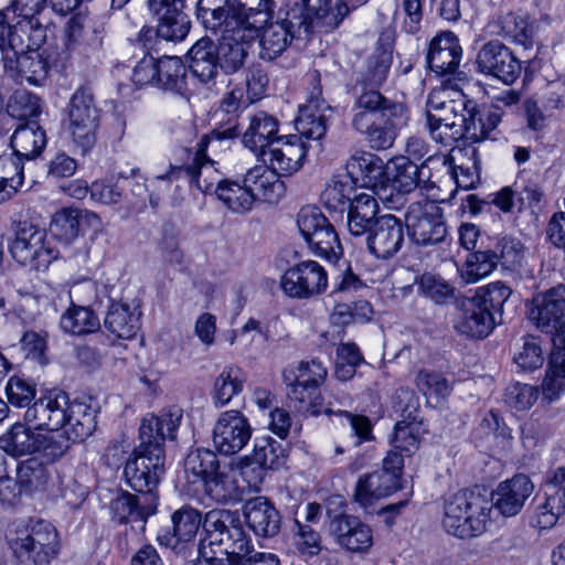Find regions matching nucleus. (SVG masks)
Returning a JSON list of instances; mask_svg holds the SVG:
<instances>
[{
	"instance_id": "obj_1",
	"label": "nucleus",
	"mask_w": 565,
	"mask_h": 565,
	"mask_svg": "<svg viewBox=\"0 0 565 565\" xmlns=\"http://www.w3.org/2000/svg\"><path fill=\"white\" fill-rule=\"evenodd\" d=\"M408 119L406 107L377 89H361L351 107V127L373 150L390 149Z\"/></svg>"
},
{
	"instance_id": "obj_2",
	"label": "nucleus",
	"mask_w": 565,
	"mask_h": 565,
	"mask_svg": "<svg viewBox=\"0 0 565 565\" xmlns=\"http://www.w3.org/2000/svg\"><path fill=\"white\" fill-rule=\"evenodd\" d=\"M212 141L207 135L203 136L199 143L191 164H170L169 171L156 177L159 181H177L188 179L191 184L204 192H214L223 205L233 213H246L254 205V196L245 182L238 183L232 180L209 181L210 174L215 172L213 161L206 156V148Z\"/></svg>"
},
{
	"instance_id": "obj_3",
	"label": "nucleus",
	"mask_w": 565,
	"mask_h": 565,
	"mask_svg": "<svg viewBox=\"0 0 565 565\" xmlns=\"http://www.w3.org/2000/svg\"><path fill=\"white\" fill-rule=\"evenodd\" d=\"M46 0H11L0 9V51L14 55L42 49L46 41V26L40 15Z\"/></svg>"
},
{
	"instance_id": "obj_4",
	"label": "nucleus",
	"mask_w": 565,
	"mask_h": 565,
	"mask_svg": "<svg viewBox=\"0 0 565 565\" xmlns=\"http://www.w3.org/2000/svg\"><path fill=\"white\" fill-rule=\"evenodd\" d=\"M203 531L199 554L209 564L222 565L225 559L249 552L250 541L242 522L230 510L209 511L203 519Z\"/></svg>"
},
{
	"instance_id": "obj_5",
	"label": "nucleus",
	"mask_w": 565,
	"mask_h": 565,
	"mask_svg": "<svg viewBox=\"0 0 565 565\" xmlns=\"http://www.w3.org/2000/svg\"><path fill=\"white\" fill-rule=\"evenodd\" d=\"M7 543L21 565H47L58 554V534L45 521H20L10 525Z\"/></svg>"
},
{
	"instance_id": "obj_6",
	"label": "nucleus",
	"mask_w": 565,
	"mask_h": 565,
	"mask_svg": "<svg viewBox=\"0 0 565 565\" xmlns=\"http://www.w3.org/2000/svg\"><path fill=\"white\" fill-rule=\"evenodd\" d=\"M492 503L479 492L460 490L446 499L443 526L447 533L470 539L482 534L490 520Z\"/></svg>"
},
{
	"instance_id": "obj_7",
	"label": "nucleus",
	"mask_w": 565,
	"mask_h": 565,
	"mask_svg": "<svg viewBox=\"0 0 565 565\" xmlns=\"http://www.w3.org/2000/svg\"><path fill=\"white\" fill-rule=\"evenodd\" d=\"M457 98H450L446 88L433 90L427 100V125L429 132L437 142L451 146L458 141L460 122L470 107L472 100L466 98L461 92H455Z\"/></svg>"
},
{
	"instance_id": "obj_8",
	"label": "nucleus",
	"mask_w": 565,
	"mask_h": 565,
	"mask_svg": "<svg viewBox=\"0 0 565 565\" xmlns=\"http://www.w3.org/2000/svg\"><path fill=\"white\" fill-rule=\"evenodd\" d=\"M328 369L319 359L301 361L282 372L284 383L288 386V398L297 411L318 415L322 411L320 385L324 382Z\"/></svg>"
},
{
	"instance_id": "obj_9",
	"label": "nucleus",
	"mask_w": 565,
	"mask_h": 565,
	"mask_svg": "<svg viewBox=\"0 0 565 565\" xmlns=\"http://www.w3.org/2000/svg\"><path fill=\"white\" fill-rule=\"evenodd\" d=\"M66 129L81 154L88 153L96 143V131L99 126L100 111L92 90L87 87L77 88L65 109Z\"/></svg>"
},
{
	"instance_id": "obj_10",
	"label": "nucleus",
	"mask_w": 565,
	"mask_h": 565,
	"mask_svg": "<svg viewBox=\"0 0 565 565\" xmlns=\"http://www.w3.org/2000/svg\"><path fill=\"white\" fill-rule=\"evenodd\" d=\"M9 252L17 263L35 270L46 269L58 257V250L47 241L45 228L28 220L17 223Z\"/></svg>"
},
{
	"instance_id": "obj_11",
	"label": "nucleus",
	"mask_w": 565,
	"mask_h": 565,
	"mask_svg": "<svg viewBox=\"0 0 565 565\" xmlns=\"http://www.w3.org/2000/svg\"><path fill=\"white\" fill-rule=\"evenodd\" d=\"M526 307L529 320L551 335L553 344L565 341V285L559 284L534 295Z\"/></svg>"
},
{
	"instance_id": "obj_12",
	"label": "nucleus",
	"mask_w": 565,
	"mask_h": 565,
	"mask_svg": "<svg viewBox=\"0 0 565 565\" xmlns=\"http://www.w3.org/2000/svg\"><path fill=\"white\" fill-rule=\"evenodd\" d=\"M301 12L298 8L285 9L280 7L274 14V19H269L259 29V57L266 61H273L280 56L292 40L297 38L301 31L305 32V20L300 19Z\"/></svg>"
},
{
	"instance_id": "obj_13",
	"label": "nucleus",
	"mask_w": 565,
	"mask_h": 565,
	"mask_svg": "<svg viewBox=\"0 0 565 565\" xmlns=\"http://www.w3.org/2000/svg\"><path fill=\"white\" fill-rule=\"evenodd\" d=\"M164 449L159 444L140 445L127 460L124 476L128 486L140 494L156 493L157 486L164 473Z\"/></svg>"
},
{
	"instance_id": "obj_14",
	"label": "nucleus",
	"mask_w": 565,
	"mask_h": 565,
	"mask_svg": "<svg viewBox=\"0 0 565 565\" xmlns=\"http://www.w3.org/2000/svg\"><path fill=\"white\" fill-rule=\"evenodd\" d=\"M405 224L411 239L417 246L429 247L447 242L443 210L433 201L411 203L405 213Z\"/></svg>"
},
{
	"instance_id": "obj_15",
	"label": "nucleus",
	"mask_w": 565,
	"mask_h": 565,
	"mask_svg": "<svg viewBox=\"0 0 565 565\" xmlns=\"http://www.w3.org/2000/svg\"><path fill=\"white\" fill-rule=\"evenodd\" d=\"M307 81L310 85L306 105L299 108L295 119L297 137L301 140H320L326 136L332 108L322 98L321 75L313 70L308 73Z\"/></svg>"
},
{
	"instance_id": "obj_16",
	"label": "nucleus",
	"mask_w": 565,
	"mask_h": 565,
	"mask_svg": "<svg viewBox=\"0 0 565 565\" xmlns=\"http://www.w3.org/2000/svg\"><path fill=\"white\" fill-rule=\"evenodd\" d=\"M407 413L404 418L395 424L394 434L391 439L392 449L383 459L382 471H386L395 477L399 482L404 458L411 457L419 447L422 422L418 420V411L415 405H407L403 409V414Z\"/></svg>"
},
{
	"instance_id": "obj_17",
	"label": "nucleus",
	"mask_w": 565,
	"mask_h": 565,
	"mask_svg": "<svg viewBox=\"0 0 565 565\" xmlns=\"http://www.w3.org/2000/svg\"><path fill=\"white\" fill-rule=\"evenodd\" d=\"M423 167H418L407 157H396L386 167L390 184L381 183L375 193L387 209L398 210L404 204V194L413 192L416 188H426V180L422 178Z\"/></svg>"
},
{
	"instance_id": "obj_18",
	"label": "nucleus",
	"mask_w": 565,
	"mask_h": 565,
	"mask_svg": "<svg viewBox=\"0 0 565 565\" xmlns=\"http://www.w3.org/2000/svg\"><path fill=\"white\" fill-rule=\"evenodd\" d=\"M286 296L297 300H309L322 295L328 287L326 269L315 260H305L289 267L280 278Z\"/></svg>"
},
{
	"instance_id": "obj_19",
	"label": "nucleus",
	"mask_w": 565,
	"mask_h": 565,
	"mask_svg": "<svg viewBox=\"0 0 565 565\" xmlns=\"http://www.w3.org/2000/svg\"><path fill=\"white\" fill-rule=\"evenodd\" d=\"M475 68L478 73L512 85L521 75L522 66L512 50L499 40L482 44L477 52Z\"/></svg>"
},
{
	"instance_id": "obj_20",
	"label": "nucleus",
	"mask_w": 565,
	"mask_h": 565,
	"mask_svg": "<svg viewBox=\"0 0 565 565\" xmlns=\"http://www.w3.org/2000/svg\"><path fill=\"white\" fill-rule=\"evenodd\" d=\"M253 428L249 419L238 409L222 412L212 430L215 449L224 456L238 454L250 440Z\"/></svg>"
},
{
	"instance_id": "obj_21",
	"label": "nucleus",
	"mask_w": 565,
	"mask_h": 565,
	"mask_svg": "<svg viewBox=\"0 0 565 565\" xmlns=\"http://www.w3.org/2000/svg\"><path fill=\"white\" fill-rule=\"evenodd\" d=\"M306 154V141L297 135H289L271 141L264 154L257 156V159L281 177H288L301 168Z\"/></svg>"
},
{
	"instance_id": "obj_22",
	"label": "nucleus",
	"mask_w": 565,
	"mask_h": 565,
	"mask_svg": "<svg viewBox=\"0 0 565 565\" xmlns=\"http://www.w3.org/2000/svg\"><path fill=\"white\" fill-rule=\"evenodd\" d=\"M282 7L300 10V19L305 20L306 34L312 32L316 26L333 30L341 24L350 12L349 4L342 0L337 1L334 7H331V0H295Z\"/></svg>"
},
{
	"instance_id": "obj_23",
	"label": "nucleus",
	"mask_w": 565,
	"mask_h": 565,
	"mask_svg": "<svg viewBox=\"0 0 565 565\" xmlns=\"http://www.w3.org/2000/svg\"><path fill=\"white\" fill-rule=\"evenodd\" d=\"M52 301L57 307L64 308L70 306L60 319L61 329L72 335H85L99 330V318L90 309L89 305L79 306L73 303L72 292L66 288L52 289Z\"/></svg>"
},
{
	"instance_id": "obj_24",
	"label": "nucleus",
	"mask_w": 565,
	"mask_h": 565,
	"mask_svg": "<svg viewBox=\"0 0 565 565\" xmlns=\"http://www.w3.org/2000/svg\"><path fill=\"white\" fill-rule=\"evenodd\" d=\"M184 0H147L150 14L157 20V35L167 41H182L190 32L191 21L183 12Z\"/></svg>"
},
{
	"instance_id": "obj_25",
	"label": "nucleus",
	"mask_w": 565,
	"mask_h": 565,
	"mask_svg": "<svg viewBox=\"0 0 565 565\" xmlns=\"http://www.w3.org/2000/svg\"><path fill=\"white\" fill-rule=\"evenodd\" d=\"M404 225L392 214L377 217L366 236L369 250L377 258L387 259L394 256L404 244Z\"/></svg>"
},
{
	"instance_id": "obj_26",
	"label": "nucleus",
	"mask_w": 565,
	"mask_h": 565,
	"mask_svg": "<svg viewBox=\"0 0 565 565\" xmlns=\"http://www.w3.org/2000/svg\"><path fill=\"white\" fill-rule=\"evenodd\" d=\"M454 327L460 334L483 339L493 330L494 319L479 297H466L458 302Z\"/></svg>"
},
{
	"instance_id": "obj_27",
	"label": "nucleus",
	"mask_w": 565,
	"mask_h": 565,
	"mask_svg": "<svg viewBox=\"0 0 565 565\" xmlns=\"http://www.w3.org/2000/svg\"><path fill=\"white\" fill-rule=\"evenodd\" d=\"M254 29H233L220 33L217 47V63L225 74H233L241 70L248 55L252 43L257 40L252 32Z\"/></svg>"
},
{
	"instance_id": "obj_28",
	"label": "nucleus",
	"mask_w": 565,
	"mask_h": 565,
	"mask_svg": "<svg viewBox=\"0 0 565 565\" xmlns=\"http://www.w3.org/2000/svg\"><path fill=\"white\" fill-rule=\"evenodd\" d=\"M157 493L132 494L124 491L109 502V512L113 521L118 523L147 522L148 518L157 512Z\"/></svg>"
},
{
	"instance_id": "obj_29",
	"label": "nucleus",
	"mask_w": 565,
	"mask_h": 565,
	"mask_svg": "<svg viewBox=\"0 0 565 565\" xmlns=\"http://www.w3.org/2000/svg\"><path fill=\"white\" fill-rule=\"evenodd\" d=\"M66 409V393L50 392L29 405L24 420L36 429L57 430L62 428Z\"/></svg>"
},
{
	"instance_id": "obj_30",
	"label": "nucleus",
	"mask_w": 565,
	"mask_h": 565,
	"mask_svg": "<svg viewBox=\"0 0 565 565\" xmlns=\"http://www.w3.org/2000/svg\"><path fill=\"white\" fill-rule=\"evenodd\" d=\"M330 532L339 545L353 553L366 552L373 545L371 527L354 515H335L331 520Z\"/></svg>"
},
{
	"instance_id": "obj_31",
	"label": "nucleus",
	"mask_w": 565,
	"mask_h": 565,
	"mask_svg": "<svg viewBox=\"0 0 565 565\" xmlns=\"http://www.w3.org/2000/svg\"><path fill=\"white\" fill-rule=\"evenodd\" d=\"M461 57L462 49L459 40L452 32L447 31L430 41L426 61L433 72L444 76L456 73Z\"/></svg>"
},
{
	"instance_id": "obj_32",
	"label": "nucleus",
	"mask_w": 565,
	"mask_h": 565,
	"mask_svg": "<svg viewBox=\"0 0 565 565\" xmlns=\"http://www.w3.org/2000/svg\"><path fill=\"white\" fill-rule=\"evenodd\" d=\"M502 115V109L497 105L478 109L472 102L462 122H460L461 129L457 134L458 140L465 139L470 143H477L490 138V134L501 122Z\"/></svg>"
},
{
	"instance_id": "obj_33",
	"label": "nucleus",
	"mask_w": 565,
	"mask_h": 565,
	"mask_svg": "<svg viewBox=\"0 0 565 565\" xmlns=\"http://www.w3.org/2000/svg\"><path fill=\"white\" fill-rule=\"evenodd\" d=\"M201 525L203 526V520L200 511L183 505L171 514V527L162 529L157 541L164 547L177 548L179 543L191 542Z\"/></svg>"
},
{
	"instance_id": "obj_34",
	"label": "nucleus",
	"mask_w": 565,
	"mask_h": 565,
	"mask_svg": "<svg viewBox=\"0 0 565 565\" xmlns=\"http://www.w3.org/2000/svg\"><path fill=\"white\" fill-rule=\"evenodd\" d=\"M243 513L248 527L260 537H274L280 531L281 516L275 505L264 497L246 501Z\"/></svg>"
},
{
	"instance_id": "obj_35",
	"label": "nucleus",
	"mask_w": 565,
	"mask_h": 565,
	"mask_svg": "<svg viewBox=\"0 0 565 565\" xmlns=\"http://www.w3.org/2000/svg\"><path fill=\"white\" fill-rule=\"evenodd\" d=\"M278 130V119L267 111L258 110L248 116V126L243 134L242 142L256 157L262 156L269 143L279 138Z\"/></svg>"
},
{
	"instance_id": "obj_36",
	"label": "nucleus",
	"mask_w": 565,
	"mask_h": 565,
	"mask_svg": "<svg viewBox=\"0 0 565 565\" xmlns=\"http://www.w3.org/2000/svg\"><path fill=\"white\" fill-rule=\"evenodd\" d=\"M533 483L525 475H515L501 482L495 491L494 505L505 516L516 515L533 491Z\"/></svg>"
},
{
	"instance_id": "obj_37",
	"label": "nucleus",
	"mask_w": 565,
	"mask_h": 565,
	"mask_svg": "<svg viewBox=\"0 0 565 565\" xmlns=\"http://www.w3.org/2000/svg\"><path fill=\"white\" fill-rule=\"evenodd\" d=\"M96 409L86 402L70 401L66 394V409L63 423L64 431L73 443L84 441L96 429Z\"/></svg>"
},
{
	"instance_id": "obj_38",
	"label": "nucleus",
	"mask_w": 565,
	"mask_h": 565,
	"mask_svg": "<svg viewBox=\"0 0 565 565\" xmlns=\"http://www.w3.org/2000/svg\"><path fill=\"white\" fill-rule=\"evenodd\" d=\"M192 75L204 85H214L218 75L217 47L209 38H202L189 51Z\"/></svg>"
},
{
	"instance_id": "obj_39",
	"label": "nucleus",
	"mask_w": 565,
	"mask_h": 565,
	"mask_svg": "<svg viewBox=\"0 0 565 565\" xmlns=\"http://www.w3.org/2000/svg\"><path fill=\"white\" fill-rule=\"evenodd\" d=\"M141 311L138 305L110 299L104 320L105 328L121 339L134 338L140 329Z\"/></svg>"
},
{
	"instance_id": "obj_40",
	"label": "nucleus",
	"mask_w": 565,
	"mask_h": 565,
	"mask_svg": "<svg viewBox=\"0 0 565 565\" xmlns=\"http://www.w3.org/2000/svg\"><path fill=\"white\" fill-rule=\"evenodd\" d=\"M181 419L182 411L178 407L163 411L159 416L143 418L139 428L141 443L146 445L156 443L163 448L166 438L171 440L175 438V433Z\"/></svg>"
},
{
	"instance_id": "obj_41",
	"label": "nucleus",
	"mask_w": 565,
	"mask_h": 565,
	"mask_svg": "<svg viewBox=\"0 0 565 565\" xmlns=\"http://www.w3.org/2000/svg\"><path fill=\"white\" fill-rule=\"evenodd\" d=\"M494 33L530 50L535 44L536 22L525 14L508 13L493 23Z\"/></svg>"
},
{
	"instance_id": "obj_42",
	"label": "nucleus",
	"mask_w": 565,
	"mask_h": 565,
	"mask_svg": "<svg viewBox=\"0 0 565 565\" xmlns=\"http://www.w3.org/2000/svg\"><path fill=\"white\" fill-rule=\"evenodd\" d=\"M196 18L205 30L220 34L237 28L230 0H198Z\"/></svg>"
},
{
	"instance_id": "obj_43",
	"label": "nucleus",
	"mask_w": 565,
	"mask_h": 565,
	"mask_svg": "<svg viewBox=\"0 0 565 565\" xmlns=\"http://www.w3.org/2000/svg\"><path fill=\"white\" fill-rule=\"evenodd\" d=\"M234 20L239 30L254 29V36L259 35V29L269 19H274V0H234L232 2Z\"/></svg>"
},
{
	"instance_id": "obj_44",
	"label": "nucleus",
	"mask_w": 565,
	"mask_h": 565,
	"mask_svg": "<svg viewBox=\"0 0 565 565\" xmlns=\"http://www.w3.org/2000/svg\"><path fill=\"white\" fill-rule=\"evenodd\" d=\"M399 488L393 475L376 470L361 477L355 486L354 499L362 507L372 505L377 499L390 495Z\"/></svg>"
},
{
	"instance_id": "obj_45",
	"label": "nucleus",
	"mask_w": 565,
	"mask_h": 565,
	"mask_svg": "<svg viewBox=\"0 0 565 565\" xmlns=\"http://www.w3.org/2000/svg\"><path fill=\"white\" fill-rule=\"evenodd\" d=\"M14 56L15 58L10 61L9 67L15 71L18 77L32 86H43L45 84L51 65L44 51L34 49Z\"/></svg>"
},
{
	"instance_id": "obj_46",
	"label": "nucleus",
	"mask_w": 565,
	"mask_h": 565,
	"mask_svg": "<svg viewBox=\"0 0 565 565\" xmlns=\"http://www.w3.org/2000/svg\"><path fill=\"white\" fill-rule=\"evenodd\" d=\"M347 211L348 230L352 236L359 237L371 232L379 205L372 195L360 193L353 196Z\"/></svg>"
},
{
	"instance_id": "obj_47",
	"label": "nucleus",
	"mask_w": 565,
	"mask_h": 565,
	"mask_svg": "<svg viewBox=\"0 0 565 565\" xmlns=\"http://www.w3.org/2000/svg\"><path fill=\"white\" fill-rule=\"evenodd\" d=\"M279 177L281 175L267 164L256 166L246 172L244 182L249 188L254 201L259 199L275 202L281 195L284 188Z\"/></svg>"
},
{
	"instance_id": "obj_48",
	"label": "nucleus",
	"mask_w": 565,
	"mask_h": 565,
	"mask_svg": "<svg viewBox=\"0 0 565 565\" xmlns=\"http://www.w3.org/2000/svg\"><path fill=\"white\" fill-rule=\"evenodd\" d=\"M10 142L15 156L22 160H32L44 150L46 135L36 121H29L14 130Z\"/></svg>"
},
{
	"instance_id": "obj_49",
	"label": "nucleus",
	"mask_w": 565,
	"mask_h": 565,
	"mask_svg": "<svg viewBox=\"0 0 565 565\" xmlns=\"http://www.w3.org/2000/svg\"><path fill=\"white\" fill-rule=\"evenodd\" d=\"M393 62L391 43L380 44L369 58L367 67L359 81L361 89H377L386 82Z\"/></svg>"
},
{
	"instance_id": "obj_50",
	"label": "nucleus",
	"mask_w": 565,
	"mask_h": 565,
	"mask_svg": "<svg viewBox=\"0 0 565 565\" xmlns=\"http://www.w3.org/2000/svg\"><path fill=\"white\" fill-rule=\"evenodd\" d=\"M156 85L175 95H186V70L179 57L164 56L158 61Z\"/></svg>"
},
{
	"instance_id": "obj_51",
	"label": "nucleus",
	"mask_w": 565,
	"mask_h": 565,
	"mask_svg": "<svg viewBox=\"0 0 565 565\" xmlns=\"http://www.w3.org/2000/svg\"><path fill=\"white\" fill-rule=\"evenodd\" d=\"M98 220L95 213L83 212L77 209H63L56 212L51 221V234L63 244L72 243L79 234L83 218Z\"/></svg>"
},
{
	"instance_id": "obj_52",
	"label": "nucleus",
	"mask_w": 565,
	"mask_h": 565,
	"mask_svg": "<svg viewBox=\"0 0 565 565\" xmlns=\"http://www.w3.org/2000/svg\"><path fill=\"white\" fill-rule=\"evenodd\" d=\"M285 450L280 443L276 441L270 436H260L255 438L253 460L256 462L258 468L257 480L253 482V487L257 488V484L263 480L264 469H277L284 463Z\"/></svg>"
},
{
	"instance_id": "obj_53",
	"label": "nucleus",
	"mask_w": 565,
	"mask_h": 565,
	"mask_svg": "<svg viewBox=\"0 0 565 565\" xmlns=\"http://www.w3.org/2000/svg\"><path fill=\"white\" fill-rule=\"evenodd\" d=\"M203 489L204 493L216 503L236 502L242 498V490L231 472L216 471L203 481Z\"/></svg>"
},
{
	"instance_id": "obj_54",
	"label": "nucleus",
	"mask_w": 565,
	"mask_h": 565,
	"mask_svg": "<svg viewBox=\"0 0 565 565\" xmlns=\"http://www.w3.org/2000/svg\"><path fill=\"white\" fill-rule=\"evenodd\" d=\"M36 433L24 424L15 423L0 436V449L11 457L35 454Z\"/></svg>"
},
{
	"instance_id": "obj_55",
	"label": "nucleus",
	"mask_w": 565,
	"mask_h": 565,
	"mask_svg": "<svg viewBox=\"0 0 565 565\" xmlns=\"http://www.w3.org/2000/svg\"><path fill=\"white\" fill-rule=\"evenodd\" d=\"M245 374L237 366H226L214 381L212 399L216 407L227 405L231 399L239 394L245 383Z\"/></svg>"
},
{
	"instance_id": "obj_56",
	"label": "nucleus",
	"mask_w": 565,
	"mask_h": 565,
	"mask_svg": "<svg viewBox=\"0 0 565 565\" xmlns=\"http://www.w3.org/2000/svg\"><path fill=\"white\" fill-rule=\"evenodd\" d=\"M554 348L542 383L543 395L548 401L556 399L565 391V341Z\"/></svg>"
},
{
	"instance_id": "obj_57",
	"label": "nucleus",
	"mask_w": 565,
	"mask_h": 565,
	"mask_svg": "<svg viewBox=\"0 0 565 565\" xmlns=\"http://www.w3.org/2000/svg\"><path fill=\"white\" fill-rule=\"evenodd\" d=\"M22 161L14 153L0 156V204L10 200L22 185Z\"/></svg>"
},
{
	"instance_id": "obj_58",
	"label": "nucleus",
	"mask_w": 565,
	"mask_h": 565,
	"mask_svg": "<svg viewBox=\"0 0 565 565\" xmlns=\"http://www.w3.org/2000/svg\"><path fill=\"white\" fill-rule=\"evenodd\" d=\"M72 444H74L73 439L64 430L36 433L35 454L46 462H55L66 454Z\"/></svg>"
},
{
	"instance_id": "obj_59",
	"label": "nucleus",
	"mask_w": 565,
	"mask_h": 565,
	"mask_svg": "<svg viewBox=\"0 0 565 565\" xmlns=\"http://www.w3.org/2000/svg\"><path fill=\"white\" fill-rule=\"evenodd\" d=\"M491 250L497 256V266L501 265L503 269L514 271L523 266L525 247L515 237L499 238Z\"/></svg>"
},
{
	"instance_id": "obj_60",
	"label": "nucleus",
	"mask_w": 565,
	"mask_h": 565,
	"mask_svg": "<svg viewBox=\"0 0 565 565\" xmlns=\"http://www.w3.org/2000/svg\"><path fill=\"white\" fill-rule=\"evenodd\" d=\"M355 189L348 180L331 179L321 193V202L329 211L343 213L352 201Z\"/></svg>"
},
{
	"instance_id": "obj_61",
	"label": "nucleus",
	"mask_w": 565,
	"mask_h": 565,
	"mask_svg": "<svg viewBox=\"0 0 565 565\" xmlns=\"http://www.w3.org/2000/svg\"><path fill=\"white\" fill-rule=\"evenodd\" d=\"M184 470L202 480H206L220 470V461L216 454L209 448L191 450L184 459Z\"/></svg>"
},
{
	"instance_id": "obj_62",
	"label": "nucleus",
	"mask_w": 565,
	"mask_h": 565,
	"mask_svg": "<svg viewBox=\"0 0 565 565\" xmlns=\"http://www.w3.org/2000/svg\"><path fill=\"white\" fill-rule=\"evenodd\" d=\"M495 267L497 256L488 248L470 254L460 273L467 284H473L490 275Z\"/></svg>"
},
{
	"instance_id": "obj_63",
	"label": "nucleus",
	"mask_w": 565,
	"mask_h": 565,
	"mask_svg": "<svg viewBox=\"0 0 565 565\" xmlns=\"http://www.w3.org/2000/svg\"><path fill=\"white\" fill-rule=\"evenodd\" d=\"M417 285L419 292L436 305H446L455 298V287L439 275L424 273Z\"/></svg>"
},
{
	"instance_id": "obj_64",
	"label": "nucleus",
	"mask_w": 565,
	"mask_h": 565,
	"mask_svg": "<svg viewBox=\"0 0 565 565\" xmlns=\"http://www.w3.org/2000/svg\"><path fill=\"white\" fill-rule=\"evenodd\" d=\"M7 111L18 119L38 117L41 114V98L26 89H17L8 100Z\"/></svg>"
}]
</instances>
